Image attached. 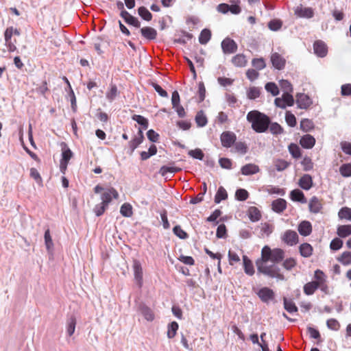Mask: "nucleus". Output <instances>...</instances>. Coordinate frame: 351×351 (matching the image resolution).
<instances>
[{"label":"nucleus","mask_w":351,"mask_h":351,"mask_svg":"<svg viewBox=\"0 0 351 351\" xmlns=\"http://www.w3.org/2000/svg\"><path fill=\"white\" fill-rule=\"evenodd\" d=\"M280 86L285 93H291L293 91V87L291 84L286 80H282L280 81Z\"/></svg>","instance_id":"69168bd1"},{"label":"nucleus","mask_w":351,"mask_h":351,"mask_svg":"<svg viewBox=\"0 0 351 351\" xmlns=\"http://www.w3.org/2000/svg\"><path fill=\"white\" fill-rule=\"evenodd\" d=\"M108 206V205H106L103 202H101L100 204L95 205L93 209L94 213L97 217L101 216L104 213Z\"/></svg>","instance_id":"e2e57ef3"},{"label":"nucleus","mask_w":351,"mask_h":351,"mask_svg":"<svg viewBox=\"0 0 351 351\" xmlns=\"http://www.w3.org/2000/svg\"><path fill=\"white\" fill-rule=\"evenodd\" d=\"M285 255V252L281 248L271 249L268 245H265L261 250V257L255 262L258 274L283 280L285 276L276 264L284 259Z\"/></svg>","instance_id":"f257e3e1"},{"label":"nucleus","mask_w":351,"mask_h":351,"mask_svg":"<svg viewBox=\"0 0 351 351\" xmlns=\"http://www.w3.org/2000/svg\"><path fill=\"white\" fill-rule=\"evenodd\" d=\"M231 61L232 63L237 67H243L246 66L247 63L245 56L241 53L233 56Z\"/></svg>","instance_id":"393cba45"},{"label":"nucleus","mask_w":351,"mask_h":351,"mask_svg":"<svg viewBox=\"0 0 351 351\" xmlns=\"http://www.w3.org/2000/svg\"><path fill=\"white\" fill-rule=\"evenodd\" d=\"M294 14L300 18L311 19L314 16V11L311 8H306L300 5L294 9Z\"/></svg>","instance_id":"1a4fd4ad"},{"label":"nucleus","mask_w":351,"mask_h":351,"mask_svg":"<svg viewBox=\"0 0 351 351\" xmlns=\"http://www.w3.org/2000/svg\"><path fill=\"white\" fill-rule=\"evenodd\" d=\"M265 88L273 96H276L279 94V88L274 82H267L265 86Z\"/></svg>","instance_id":"49530a36"},{"label":"nucleus","mask_w":351,"mask_h":351,"mask_svg":"<svg viewBox=\"0 0 351 351\" xmlns=\"http://www.w3.org/2000/svg\"><path fill=\"white\" fill-rule=\"evenodd\" d=\"M249 197V193L243 189H237L235 193V197L239 201H245Z\"/></svg>","instance_id":"5fc2aeb1"},{"label":"nucleus","mask_w":351,"mask_h":351,"mask_svg":"<svg viewBox=\"0 0 351 351\" xmlns=\"http://www.w3.org/2000/svg\"><path fill=\"white\" fill-rule=\"evenodd\" d=\"M259 171L260 169L258 166L252 163L243 166L241 169V173L245 176L255 174L259 172Z\"/></svg>","instance_id":"5701e85b"},{"label":"nucleus","mask_w":351,"mask_h":351,"mask_svg":"<svg viewBox=\"0 0 351 351\" xmlns=\"http://www.w3.org/2000/svg\"><path fill=\"white\" fill-rule=\"evenodd\" d=\"M195 122L199 127H204L207 123V119L202 111L197 112L195 116Z\"/></svg>","instance_id":"3c124183"},{"label":"nucleus","mask_w":351,"mask_h":351,"mask_svg":"<svg viewBox=\"0 0 351 351\" xmlns=\"http://www.w3.org/2000/svg\"><path fill=\"white\" fill-rule=\"evenodd\" d=\"M301 164L303 166L304 171H308L313 168V162H312L311 158L308 156H305L303 158Z\"/></svg>","instance_id":"680f3d73"},{"label":"nucleus","mask_w":351,"mask_h":351,"mask_svg":"<svg viewBox=\"0 0 351 351\" xmlns=\"http://www.w3.org/2000/svg\"><path fill=\"white\" fill-rule=\"evenodd\" d=\"M337 234L339 237L346 238L351 234V225H341L337 228Z\"/></svg>","instance_id":"c756f323"},{"label":"nucleus","mask_w":351,"mask_h":351,"mask_svg":"<svg viewBox=\"0 0 351 351\" xmlns=\"http://www.w3.org/2000/svg\"><path fill=\"white\" fill-rule=\"evenodd\" d=\"M228 198V193L223 186H219L215 196V202L219 204Z\"/></svg>","instance_id":"473e14b6"},{"label":"nucleus","mask_w":351,"mask_h":351,"mask_svg":"<svg viewBox=\"0 0 351 351\" xmlns=\"http://www.w3.org/2000/svg\"><path fill=\"white\" fill-rule=\"evenodd\" d=\"M343 246V241L339 238H335L330 243V247L332 250H339Z\"/></svg>","instance_id":"338daca9"},{"label":"nucleus","mask_w":351,"mask_h":351,"mask_svg":"<svg viewBox=\"0 0 351 351\" xmlns=\"http://www.w3.org/2000/svg\"><path fill=\"white\" fill-rule=\"evenodd\" d=\"M284 306L289 313H292L298 311V307L295 306V303L286 298L284 299Z\"/></svg>","instance_id":"603ef678"},{"label":"nucleus","mask_w":351,"mask_h":351,"mask_svg":"<svg viewBox=\"0 0 351 351\" xmlns=\"http://www.w3.org/2000/svg\"><path fill=\"white\" fill-rule=\"evenodd\" d=\"M236 151L241 154H245L247 152V146L243 142H237L234 144Z\"/></svg>","instance_id":"774afa93"},{"label":"nucleus","mask_w":351,"mask_h":351,"mask_svg":"<svg viewBox=\"0 0 351 351\" xmlns=\"http://www.w3.org/2000/svg\"><path fill=\"white\" fill-rule=\"evenodd\" d=\"M220 140L223 147L229 148L232 147L236 142V134L230 131H226L222 132L220 136Z\"/></svg>","instance_id":"20e7f679"},{"label":"nucleus","mask_w":351,"mask_h":351,"mask_svg":"<svg viewBox=\"0 0 351 351\" xmlns=\"http://www.w3.org/2000/svg\"><path fill=\"white\" fill-rule=\"evenodd\" d=\"M315 128L313 121L309 119H303L300 121V128L304 132H308Z\"/></svg>","instance_id":"bb28decb"},{"label":"nucleus","mask_w":351,"mask_h":351,"mask_svg":"<svg viewBox=\"0 0 351 351\" xmlns=\"http://www.w3.org/2000/svg\"><path fill=\"white\" fill-rule=\"evenodd\" d=\"M141 35L146 39L152 40L157 37V31L152 27H144L141 29Z\"/></svg>","instance_id":"4468645a"},{"label":"nucleus","mask_w":351,"mask_h":351,"mask_svg":"<svg viewBox=\"0 0 351 351\" xmlns=\"http://www.w3.org/2000/svg\"><path fill=\"white\" fill-rule=\"evenodd\" d=\"M338 216L341 219L351 221V208L346 206L341 208L338 213Z\"/></svg>","instance_id":"79ce46f5"},{"label":"nucleus","mask_w":351,"mask_h":351,"mask_svg":"<svg viewBox=\"0 0 351 351\" xmlns=\"http://www.w3.org/2000/svg\"><path fill=\"white\" fill-rule=\"evenodd\" d=\"M298 230L302 236H308L312 232L311 223L308 221H302L298 225Z\"/></svg>","instance_id":"f3484780"},{"label":"nucleus","mask_w":351,"mask_h":351,"mask_svg":"<svg viewBox=\"0 0 351 351\" xmlns=\"http://www.w3.org/2000/svg\"><path fill=\"white\" fill-rule=\"evenodd\" d=\"M237 45L231 38H226L221 42V48L224 53H233L237 50Z\"/></svg>","instance_id":"6e6552de"},{"label":"nucleus","mask_w":351,"mask_h":351,"mask_svg":"<svg viewBox=\"0 0 351 351\" xmlns=\"http://www.w3.org/2000/svg\"><path fill=\"white\" fill-rule=\"evenodd\" d=\"M289 152L294 158H299L302 156L301 149L297 144L291 143L289 147Z\"/></svg>","instance_id":"e433bc0d"},{"label":"nucleus","mask_w":351,"mask_h":351,"mask_svg":"<svg viewBox=\"0 0 351 351\" xmlns=\"http://www.w3.org/2000/svg\"><path fill=\"white\" fill-rule=\"evenodd\" d=\"M94 192L95 193L103 192L101 196V202L108 206L113 199H117L119 197V193L114 188L110 187L105 189L99 184L94 188Z\"/></svg>","instance_id":"7ed1b4c3"},{"label":"nucleus","mask_w":351,"mask_h":351,"mask_svg":"<svg viewBox=\"0 0 351 351\" xmlns=\"http://www.w3.org/2000/svg\"><path fill=\"white\" fill-rule=\"evenodd\" d=\"M178 329V324L176 322H172L168 325L167 337L169 339L173 338Z\"/></svg>","instance_id":"37998d69"},{"label":"nucleus","mask_w":351,"mask_h":351,"mask_svg":"<svg viewBox=\"0 0 351 351\" xmlns=\"http://www.w3.org/2000/svg\"><path fill=\"white\" fill-rule=\"evenodd\" d=\"M139 311L144 318L148 322H152L155 318L154 311L147 305L141 304L139 306Z\"/></svg>","instance_id":"2eb2a0df"},{"label":"nucleus","mask_w":351,"mask_h":351,"mask_svg":"<svg viewBox=\"0 0 351 351\" xmlns=\"http://www.w3.org/2000/svg\"><path fill=\"white\" fill-rule=\"evenodd\" d=\"M157 153V147L155 145H152L148 152H141V158L142 160H146L149 158L151 156L156 155Z\"/></svg>","instance_id":"f704fd0d"},{"label":"nucleus","mask_w":351,"mask_h":351,"mask_svg":"<svg viewBox=\"0 0 351 351\" xmlns=\"http://www.w3.org/2000/svg\"><path fill=\"white\" fill-rule=\"evenodd\" d=\"M296 103L298 108L306 109L312 104V101L307 95L300 93L296 96Z\"/></svg>","instance_id":"9b49d317"},{"label":"nucleus","mask_w":351,"mask_h":351,"mask_svg":"<svg viewBox=\"0 0 351 351\" xmlns=\"http://www.w3.org/2000/svg\"><path fill=\"white\" fill-rule=\"evenodd\" d=\"M243 263L245 273L248 276H253L255 273L252 261L245 255L243 256Z\"/></svg>","instance_id":"412c9836"},{"label":"nucleus","mask_w":351,"mask_h":351,"mask_svg":"<svg viewBox=\"0 0 351 351\" xmlns=\"http://www.w3.org/2000/svg\"><path fill=\"white\" fill-rule=\"evenodd\" d=\"M247 120L252 123V129L258 133L265 132L269 125V117L257 110H252L247 113Z\"/></svg>","instance_id":"f03ea898"},{"label":"nucleus","mask_w":351,"mask_h":351,"mask_svg":"<svg viewBox=\"0 0 351 351\" xmlns=\"http://www.w3.org/2000/svg\"><path fill=\"white\" fill-rule=\"evenodd\" d=\"M256 294L262 302L266 303L273 300L275 298L274 291L271 289L266 287L260 289Z\"/></svg>","instance_id":"0eeeda50"},{"label":"nucleus","mask_w":351,"mask_h":351,"mask_svg":"<svg viewBox=\"0 0 351 351\" xmlns=\"http://www.w3.org/2000/svg\"><path fill=\"white\" fill-rule=\"evenodd\" d=\"M297 265V261L294 258H288L282 263V267L288 271L291 270Z\"/></svg>","instance_id":"8fccbe9b"},{"label":"nucleus","mask_w":351,"mask_h":351,"mask_svg":"<svg viewBox=\"0 0 351 351\" xmlns=\"http://www.w3.org/2000/svg\"><path fill=\"white\" fill-rule=\"evenodd\" d=\"M20 34V31L17 28H14L12 26L7 27L4 32L5 42L12 41V37L14 34L19 36Z\"/></svg>","instance_id":"7c9ffc66"},{"label":"nucleus","mask_w":351,"mask_h":351,"mask_svg":"<svg viewBox=\"0 0 351 351\" xmlns=\"http://www.w3.org/2000/svg\"><path fill=\"white\" fill-rule=\"evenodd\" d=\"M173 232L178 237L182 239H185L189 237L188 234L179 225L176 226L173 228Z\"/></svg>","instance_id":"6e6d98bb"},{"label":"nucleus","mask_w":351,"mask_h":351,"mask_svg":"<svg viewBox=\"0 0 351 351\" xmlns=\"http://www.w3.org/2000/svg\"><path fill=\"white\" fill-rule=\"evenodd\" d=\"M247 215L250 219L253 221H258L261 218V213L258 208L255 206H250L247 210Z\"/></svg>","instance_id":"cd10ccee"},{"label":"nucleus","mask_w":351,"mask_h":351,"mask_svg":"<svg viewBox=\"0 0 351 351\" xmlns=\"http://www.w3.org/2000/svg\"><path fill=\"white\" fill-rule=\"evenodd\" d=\"M138 14L144 20L150 21L152 19V14L151 12L144 6H141L138 10Z\"/></svg>","instance_id":"c03bdc74"},{"label":"nucleus","mask_w":351,"mask_h":351,"mask_svg":"<svg viewBox=\"0 0 351 351\" xmlns=\"http://www.w3.org/2000/svg\"><path fill=\"white\" fill-rule=\"evenodd\" d=\"M314 53L319 57L324 58L328 53L327 45L322 40H316L313 44Z\"/></svg>","instance_id":"9d476101"},{"label":"nucleus","mask_w":351,"mask_h":351,"mask_svg":"<svg viewBox=\"0 0 351 351\" xmlns=\"http://www.w3.org/2000/svg\"><path fill=\"white\" fill-rule=\"evenodd\" d=\"M144 139V135L143 131L140 129L138 132V136L133 138L129 143V147L131 149V152H133L136 148L143 142Z\"/></svg>","instance_id":"6ab92c4d"},{"label":"nucleus","mask_w":351,"mask_h":351,"mask_svg":"<svg viewBox=\"0 0 351 351\" xmlns=\"http://www.w3.org/2000/svg\"><path fill=\"white\" fill-rule=\"evenodd\" d=\"M181 171V168L177 167L162 166L160 167L159 173L162 176H166L168 173H176Z\"/></svg>","instance_id":"a18cd8bd"},{"label":"nucleus","mask_w":351,"mask_h":351,"mask_svg":"<svg viewBox=\"0 0 351 351\" xmlns=\"http://www.w3.org/2000/svg\"><path fill=\"white\" fill-rule=\"evenodd\" d=\"M315 138L311 134H305L300 139V145L304 149H311L315 145Z\"/></svg>","instance_id":"f8f14e48"},{"label":"nucleus","mask_w":351,"mask_h":351,"mask_svg":"<svg viewBox=\"0 0 351 351\" xmlns=\"http://www.w3.org/2000/svg\"><path fill=\"white\" fill-rule=\"evenodd\" d=\"M132 269L134 271V279L139 288L143 286V268L139 261L134 259L133 261Z\"/></svg>","instance_id":"39448f33"},{"label":"nucleus","mask_w":351,"mask_h":351,"mask_svg":"<svg viewBox=\"0 0 351 351\" xmlns=\"http://www.w3.org/2000/svg\"><path fill=\"white\" fill-rule=\"evenodd\" d=\"M290 163L283 159H276L274 161V165L277 171H281L286 169Z\"/></svg>","instance_id":"09e8293b"},{"label":"nucleus","mask_w":351,"mask_h":351,"mask_svg":"<svg viewBox=\"0 0 351 351\" xmlns=\"http://www.w3.org/2000/svg\"><path fill=\"white\" fill-rule=\"evenodd\" d=\"M319 288V286L315 282L311 281L307 282L304 286V293L307 295H313L315 291Z\"/></svg>","instance_id":"2f4dec72"},{"label":"nucleus","mask_w":351,"mask_h":351,"mask_svg":"<svg viewBox=\"0 0 351 351\" xmlns=\"http://www.w3.org/2000/svg\"><path fill=\"white\" fill-rule=\"evenodd\" d=\"M339 172L343 177L351 176V163L342 165L339 167Z\"/></svg>","instance_id":"864d4df0"},{"label":"nucleus","mask_w":351,"mask_h":351,"mask_svg":"<svg viewBox=\"0 0 351 351\" xmlns=\"http://www.w3.org/2000/svg\"><path fill=\"white\" fill-rule=\"evenodd\" d=\"M285 120L290 127H295L297 124L296 118L293 114L287 111L285 114Z\"/></svg>","instance_id":"052dcab7"},{"label":"nucleus","mask_w":351,"mask_h":351,"mask_svg":"<svg viewBox=\"0 0 351 351\" xmlns=\"http://www.w3.org/2000/svg\"><path fill=\"white\" fill-rule=\"evenodd\" d=\"M120 213L125 217H130L133 215L132 206L129 203H124L120 208Z\"/></svg>","instance_id":"c9c22d12"},{"label":"nucleus","mask_w":351,"mask_h":351,"mask_svg":"<svg viewBox=\"0 0 351 351\" xmlns=\"http://www.w3.org/2000/svg\"><path fill=\"white\" fill-rule=\"evenodd\" d=\"M120 15L128 24L132 25L135 27H140L141 23L139 22V21L136 17L132 16L128 12H121Z\"/></svg>","instance_id":"dca6fc26"},{"label":"nucleus","mask_w":351,"mask_h":351,"mask_svg":"<svg viewBox=\"0 0 351 351\" xmlns=\"http://www.w3.org/2000/svg\"><path fill=\"white\" fill-rule=\"evenodd\" d=\"M337 261L343 265H349L351 264V252L346 251L343 252L339 257L337 258Z\"/></svg>","instance_id":"ea45409f"},{"label":"nucleus","mask_w":351,"mask_h":351,"mask_svg":"<svg viewBox=\"0 0 351 351\" xmlns=\"http://www.w3.org/2000/svg\"><path fill=\"white\" fill-rule=\"evenodd\" d=\"M327 327L332 330H338L340 328V324L339 322L333 318L329 319L326 322Z\"/></svg>","instance_id":"0e129e2a"},{"label":"nucleus","mask_w":351,"mask_h":351,"mask_svg":"<svg viewBox=\"0 0 351 351\" xmlns=\"http://www.w3.org/2000/svg\"><path fill=\"white\" fill-rule=\"evenodd\" d=\"M261 89L258 87L252 86L247 90V96L250 99H255L259 97Z\"/></svg>","instance_id":"a19ab883"},{"label":"nucleus","mask_w":351,"mask_h":351,"mask_svg":"<svg viewBox=\"0 0 351 351\" xmlns=\"http://www.w3.org/2000/svg\"><path fill=\"white\" fill-rule=\"evenodd\" d=\"M44 238H45V243L47 249L48 250H49L51 248H53V243L52 238L50 234L49 229L46 230V231L45 232Z\"/></svg>","instance_id":"13d9d810"},{"label":"nucleus","mask_w":351,"mask_h":351,"mask_svg":"<svg viewBox=\"0 0 351 351\" xmlns=\"http://www.w3.org/2000/svg\"><path fill=\"white\" fill-rule=\"evenodd\" d=\"M299 252L302 256L308 258L313 254V248L311 244L304 243L299 246Z\"/></svg>","instance_id":"b1692460"},{"label":"nucleus","mask_w":351,"mask_h":351,"mask_svg":"<svg viewBox=\"0 0 351 351\" xmlns=\"http://www.w3.org/2000/svg\"><path fill=\"white\" fill-rule=\"evenodd\" d=\"M271 208L276 213H282L287 208L286 200L279 198L273 201L271 204Z\"/></svg>","instance_id":"a211bd4d"},{"label":"nucleus","mask_w":351,"mask_h":351,"mask_svg":"<svg viewBox=\"0 0 351 351\" xmlns=\"http://www.w3.org/2000/svg\"><path fill=\"white\" fill-rule=\"evenodd\" d=\"M211 38V32L208 29H204L199 36V42L202 45H206Z\"/></svg>","instance_id":"4c0bfd02"},{"label":"nucleus","mask_w":351,"mask_h":351,"mask_svg":"<svg viewBox=\"0 0 351 351\" xmlns=\"http://www.w3.org/2000/svg\"><path fill=\"white\" fill-rule=\"evenodd\" d=\"M132 118L134 121L141 125L144 130L147 129L149 123L146 118L138 114H134Z\"/></svg>","instance_id":"de8ad7c7"},{"label":"nucleus","mask_w":351,"mask_h":351,"mask_svg":"<svg viewBox=\"0 0 351 351\" xmlns=\"http://www.w3.org/2000/svg\"><path fill=\"white\" fill-rule=\"evenodd\" d=\"M274 230V226L268 223L261 224V232L263 236H269Z\"/></svg>","instance_id":"4d7b16f0"},{"label":"nucleus","mask_w":351,"mask_h":351,"mask_svg":"<svg viewBox=\"0 0 351 351\" xmlns=\"http://www.w3.org/2000/svg\"><path fill=\"white\" fill-rule=\"evenodd\" d=\"M314 278L315 280H313V282H315L318 286L326 282V276L320 269L315 271Z\"/></svg>","instance_id":"72a5a7b5"},{"label":"nucleus","mask_w":351,"mask_h":351,"mask_svg":"<svg viewBox=\"0 0 351 351\" xmlns=\"http://www.w3.org/2000/svg\"><path fill=\"white\" fill-rule=\"evenodd\" d=\"M62 157L60 161V168L62 171V169H65L66 168L69 161L73 156V153L70 149L67 148L62 152Z\"/></svg>","instance_id":"a878e982"},{"label":"nucleus","mask_w":351,"mask_h":351,"mask_svg":"<svg viewBox=\"0 0 351 351\" xmlns=\"http://www.w3.org/2000/svg\"><path fill=\"white\" fill-rule=\"evenodd\" d=\"M252 64L257 70H262L266 66L265 60L262 58H254L252 60Z\"/></svg>","instance_id":"bf43d9fd"},{"label":"nucleus","mask_w":351,"mask_h":351,"mask_svg":"<svg viewBox=\"0 0 351 351\" xmlns=\"http://www.w3.org/2000/svg\"><path fill=\"white\" fill-rule=\"evenodd\" d=\"M272 65L277 69L281 70L285 67V60L279 53H273L271 56Z\"/></svg>","instance_id":"ddd939ff"},{"label":"nucleus","mask_w":351,"mask_h":351,"mask_svg":"<svg viewBox=\"0 0 351 351\" xmlns=\"http://www.w3.org/2000/svg\"><path fill=\"white\" fill-rule=\"evenodd\" d=\"M282 240L289 246H293L298 243L299 237L297 232L294 230H286L282 236Z\"/></svg>","instance_id":"423d86ee"},{"label":"nucleus","mask_w":351,"mask_h":351,"mask_svg":"<svg viewBox=\"0 0 351 351\" xmlns=\"http://www.w3.org/2000/svg\"><path fill=\"white\" fill-rule=\"evenodd\" d=\"M76 326V319L75 316H71L67 321L66 332L69 336L73 335Z\"/></svg>","instance_id":"58836bf2"},{"label":"nucleus","mask_w":351,"mask_h":351,"mask_svg":"<svg viewBox=\"0 0 351 351\" xmlns=\"http://www.w3.org/2000/svg\"><path fill=\"white\" fill-rule=\"evenodd\" d=\"M298 184L302 189L309 190L313 186L312 177L308 174H304L300 178Z\"/></svg>","instance_id":"4be33fe9"},{"label":"nucleus","mask_w":351,"mask_h":351,"mask_svg":"<svg viewBox=\"0 0 351 351\" xmlns=\"http://www.w3.org/2000/svg\"><path fill=\"white\" fill-rule=\"evenodd\" d=\"M309 210L313 213H318L322 208V203L317 197H313L309 202Z\"/></svg>","instance_id":"aec40b11"},{"label":"nucleus","mask_w":351,"mask_h":351,"mask_svg":"<svg viewBox=\"0 0 351 351\" xmlns=\"http://www.w3.org/2000/svg\"><path fill=\"white\" fill-rule=\"evenodd\" d=\"M291 199L295 202L305 203L306 202L303 192L299 189H294L291 191Z\"/></svg>","instance_id":"c85d7f7f"}]
</instances>
